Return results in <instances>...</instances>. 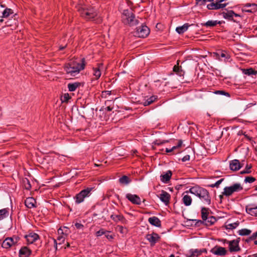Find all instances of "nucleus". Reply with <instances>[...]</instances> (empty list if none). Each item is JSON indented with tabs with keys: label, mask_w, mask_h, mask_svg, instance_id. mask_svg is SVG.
<instances>
[{
	"label": "nucleus",
	"mask_w": 257,
	"mask_h": 257,
	"mask_svg": "<svg viewBox=\"0 0 257 257\" xmlns=\"http://www.w3.org/2000/svg\"><path fill=\"white\" fill-rule=\"evenodd\" d=\"M84 59H82L80 62L72 61L66 64L65 66V71L66 73L70 76H75L79 74L80 71L84 69L85 67Z\"/></svg>",
	"instance_id": "1"
},
{
	"label": "nucleus",
	"mask_w": 257,
	"mask_h": 257,
	"mask_svg": "<svg viewBox=\"0 0 257 257\" xmlns=\"http://www.w3.org/2000/svg\"><path fill=\"white\" fill-rule=\"evenodd\" d=\"M189 192L200 198L203 201L207 204H210L211 201L209 193L205 189L199 186H194L191 187Z\"/></svg>",
	"instance_id": "2"
},
{
	"label": "nucleus",
	"mask_w": 257,
	"mask_h": 257,
	"mask_svg": "<svg viewBox=\"0 0 257 257\" xmlns=\"http://www.w3.org/2000/svg\"><path fill=\"white\" fill-rule=\"evenodd\" d=\"M82 17L87 20H90L94 19L97 15V11L91 7H83L78 9Z\"/></svg>",
	"instance_id": "3"
},
{
	"label": "nucleus",
	"mask_w": 257,
	"mask_h": 257,
	"mask_svg": "<svg viewBox=\"0 0 257 257\" xmlns=\"http://www.w3.org/2000/svg\"><path fill=\"white\" fill-rule=\"evenodd\" d=\"M122 19L123 22L130 26L136 25L139 21L135 18V16L131 11L125 10L122 14Z\"/></svg>",
	"instance_id": "4"
},
{
	"label": "nucleus",
	"mask_w": 257,
	"mask_h": 257,
	"mask_svg": "<svg viewBox=\"0 0 257 257\" xmlns=\"http://www.w3.org/2000/svg\"><path fill=\"white\" fill-rule=\"evenodd\" d=\"M242 190L243 187L241 184L236 183L230 186L225 187L223 189L222 194L224 196L228 197L232 195L234 193L240 192Z\"/></svg>",
	"instance_id": "5"
},
{
	"label": "nucleus",
	"mask_w": 257,
	"mask_h": 257,
	"mask_svg": "<svg viewBox=\"0 0 257 257\" xmlns=\"http://www.w3.org/2000/svg\"><path fill=\"white\" fill-rule=\"evenodd\" d=\"M92 189L90 188H87L77 194L74 197L76 203L79 204L83 202L85 198L90 195V192Z\"/></svg>",
	"instance_id": "6"
},
{
	"label": "nucleus",
	"mask_w": 257,
	"mask_h": 257,
	"mask_svg": "<svg viewBox=\"0 0 257 257\" xmlns=\"http://www.w3.org/2000/svg\"><path fill=\"white\" fill-rule=\"evenodd\" d=\"M150 33V29L146 25H142L137 28L136 30L134 32L135 36L145 38Z\"/></svg>",
	"instance_id": "7"
},
{
	"label": "nucleus",
	"mask_w": 257,
	"mask_h": 257,
	"mask_svg": "<svg viewBox=\"0 0 257 257\" xmlns=\"http://www.w3.org/2000/svg\"><path fill=\"white\" fill-rule=\"evenodd\" d=\"M20 238L17 236H13L12 237H8L3 242L2 246L4 248H9L11 246L15 245L19 241Z\"/></svg>",
	"instance_id": "8"
},
{
	"label": "nucleus",
	"mask_w": 257,
	"mask_h": 257,
	"mask_svg": "<svg viewBox=\"0 0 257 257\" xmlns=\"http://www.w3.org/2000/svg\"><path fill=\"white\" fill-rule=\"evenodd\" d=\"M219 0H216L215 2L214 1L209 4L207 5V8L209 10H218L219 9H223L225 8L227 4V3H221L219 2Z\"/></svg>",
	"instance_id": "9"
},
{
	"label": "nucleus",
	"mask_w": 257,
	"mask_h": 257,
	"mask_svg": "<svg viewBox=\"0 0 257 257\" xmlns=\"http://www.w3.org/2000/svg\"><path fill=\"white\" fill-rule=\"evenodd\" d=\"M25 237L27 240V243L29 244L33 243L39 238L38 234L33 232L25 235Z\"/></svg>",
	"instance_id": "10"
},
{
	"label": "nucleus",
	"mask_w": 257,
	"mask_h": 257,
	"mask_svg": "<svg viewBox=\"0 0 257 257\" xmlns=\"http://www.w3.org/2000/svg\"><path fill=\"white\" fill-rule=\"evenodd\" d=\"M126 198L134 204L139 205L141 203V198L137 195L127 194Z\"/></svg>",
	"instance_id": "11"
},
{
	"label": "nucleus",
	"mask_w": 257,
	"mask_h": 257,
	"mask_svg": "<svg viewBox=\"0 0 257 257\" xmlns=\"http://www.w3.org/2000/svg\"><path fill=\"white\" fill-rule=\"evenodd\" d=\"M211 252L217 255H224L227 253V250L224 247L221 246H215L211 250Z\"/></svg>",
	"instance_id": "12"
},
{
	"label": "nucleus",
	"mask_w": 257,
	"mask_h": 257,
	"mask_svg": "<svg viewBox=\"0 0 257 257\" xmlns=\"http://www.w3.org/2000/svg\"><path fill=\"white\" fill-rule=\"evenodd\" d=\"M239 241L237 240H233L229 241V248L231 252L238 251L240 248L238 245Z\"/></svg>",
	"instance_id": "13"
},
{
	"label": "nucleus",
	"mask_w": 257,
	"mask_h": 257,
	"mask_svg": "<svg viewBox=\"0 0 257 257\" xmlns=\"http://www.w3.org/2000/svg\"><path fill=\"white\" fill-rule=\"evenodd\" d=\"M160 199L164 202L166 205L169 204L170 200V195L164 190H162L159 196Z\"/></svg>",
	"instance_id": "14"
},
{
	"label": "nucleus",
	"mask_w": 257,
	"mask_h": 257,
	"mask_svg": "<svg viewBox=\"0 0 257 257\" xmlns=\"http://www.w3.org/2000/svg\"><path fill=\"white\" fill-rule=\"evenodd\" d=\"M257 10V5L247 4L242 9V11L247 13H253Z\"/></svg>",
	"instance_id": "15"
},
{
	"label": "nucleus",
	"mask_w": 257,
	"mask_h": 257,
	"mask_svg": "<svg viewBox=\"0 0 257 257\" xmlns=\"http://www.w3.org/2000/svg\"><path fill=\"white\" fill-rule=\"evenodd\" d=\"M110 218L115 222H121L123 224H126L127 220L121 214H112Z\"/></svg>",
	"instance_id": "16"
},
{
	"label": "nucleus",
	"mask_w": 257,
	"mask_h": 257,
	"mask_svg": "<svg viewBox=\"0 0 257 257\" xmlns=\"http://www.w3.org/2000/svg\"><path fill=\"white\" fill-rule=\"evenodd\" d=\"M17 14H15L13 10L11 9L6 8L2 12V18H16Z\"/></svg>",
	"instance_id": "17"
},
{
	"label": "nucleus",
	"mask_w": 257,
	"mask_h": 257,
	"mask_svg": "<svg viewBox=\"0 0 257 257\" xmlns=\"http://www.w3.org/2000/svg\"><path fill=\"white\" fill-rule=\"evenodd\" d=\"M230 169L234 171L238 170L242 166L238 160H233L230 162Z\"/></svg>",
	"instance_id": "18"
},
{
	"label": "nucleus",
	"mask_w": 257,
	"mask_h": 257,
	"mask_svg": "<svg viewBox=\"0 0 257 257\" xmlns=\"http://www.w3.org/2000/svg\"><path fill=\"white\" fill-rule=\"evenodd\" d=\"M25 205L29 208H32L36 207V201L33 197L27 198L25 201Z\"/></svg>",
	"instance_id": "19"
},
{
	"label": "nucleus",
	"mask_w": 257,
	"mask_h": 257,
	"mask_svg": "<svg viewBox=\"0 0 257 257\" xmlns=\"http://www.w3.org/2000/svg\"><path fill=\"white\" fill-rule=\"evenodd\" d=\"M146 238L152 244H154L158 240L159 237L157 233H153L147 234Z\"/></svg>",
	"instance_id": "20"
},
{
	"label": "nucleus",
	"mask_w": 257,
	"mask_h": 257,
	"mask_svg": "<svg viewBox=\"0 0 257 257\" xmlns=\"http://www.w3.org/2000/svg\"><path fill=\"white\" fill-rule=\"evenodd\" d=\"M31 253V251L26 246L21 248L19 250L20 257H29Z\"/></svg>",
	"instance_id": "21"
},
{
	"label": "nucleus",
	"mask_w": 257,
	"mask_h": 257,
	"mask_svg": "<svg viewBox=\"0 0 257 257\" xmlns=\"http://www.w3.org/2000/svg\"><path fill=\"white\" fill-rule=\"evenodd\" d=\"M6 26L8 27H12V29H15L18 25V21L16 19V18H14L11 19H9L7 22H6Z\"/></svg>",
	"instance_id": "22"
},
{
	"label": "nucleus",
	"mask_w": 257,
	"mask_h": 257,
	"mask_svg": "<svg viewBox=\"0 0 257 257\" xmlns=\"http://www.w3.org/2000/svg\"><path fill=\"white\" fill-rule=\"evenodd\" d=\"M148 221L151 224L157 227H160L161 225V221L156 216L150 217L148 219Z\"/></svg>",
	"instance_id": "23"
},
{
	"label": "nucleus",
	"mask_w": 257,
	"mask_h": 257,
	"mask_svg": "<svg viewBox=\"0 0 257 257\" xmlns=\"http://www.w3.org/2000/svg\"><path fill=\"white\" fill-rule=\"evenodd\" d=\"M234 12L232 11H228L227 12H223L221 15L223 18L228 20V21H233V17L234 16Z\"/></svg>",
	"instance_id": "24"
},
{
	"label": "nucleus",
	"mask_w": 257,
	"mask_h": 257,
	"mask_svg": "<svg viewBox=\"0 0 257 257\" xmlns=\"http://www.w3.org/2000/svg\"><path fill=\"white\" fill-rule=\"evenodd\" d=\"M172 175V172L170 170L168 171L165 174L161 176V180L165 183H167L170 180Z\"/></svg>",
	"instance_id": "25"
},
{
	"label": "nucleus",
	"mask_w": 257,
	"mask_h": 257,
	"mask_svg": "<svg viewBox=\"0 0 257 257\" xmlns=\"http://www.w3.org/2000/svg\"><path fill=\"white\" fill-rule=\"evenodd\" d=\"M102 67V64H99L98 67L93 68V75L95 77L96 79H98L101 76V69Z\"/></svg>",
	"instance_id": "26"
},
{
	"label": "nucleus",
	"mask_w": 257,
	"mask_h": 257,
	"mask_svg": "<svg viewBox=\"0 0 257 257\" xmlns=\"http://www.w3.org/2000/svg\"><path fill=\"white\" fill-rule=\"evenodd\" d=\"M189 26L190 25L186 23L182 26L177 27L176 31L179 34H181L186 32L188 30Z\"/></svg>",
	"instance_id": "27"
},
{
	"label": "nucleus",
	"mask_w": 257,
	"mask_h": 257,
	"mask_svg": "<svg viewBox=\"0 0 257 257\" xmlns=\"http://www.w3.org/2000/svg\"><path fill=\"white\" fill-rule=\"evenodd\" d=\"M9 209L4 208L0 210V220H3L9 216Z\"/></svg>",
	"instance_id": "28"
},
{
	"label": "nucleus",
	"mask_w": 257,
	"mask_h": 257,
	"mask_svg": "<svg viewBox=\"0 0 257 257\" xmlns=\"http://www.w3.org/2000/svg\"><path fill=\"white\" fill-rule=\"evenodd\" d=\"M208 214V209L203 207L201 209V217L203 221L200 220L199 222H203L205 220H207Z\"/></svg>",
	"instance_id": "29"
},
{
	"label": "nucleus",
	"mask_w": 257,
	"mask_h": 257,
	"mask_svg": "<svg viewBox=\"0 0 257 257\" xmlns=\"http://www.w3.org/2000/svg\"><path fill=\"white\" fill-rule=\"evenodd\" d=\"M192 198L188 195H184L182 198V201L185 206H189L192 203Z\"/></svg>",
	"instance_id": "30"
},
{
	"label": "nucleus",
	"mask_w": 257,
	"mask_h": 257,
	"mask_svg": "<svg viewBox=\"0 0 257 257\" xmlns=\"http://www.w3.org/2000/svg\"><path fill=\"white\" fill-rule=\"evenodd\" d=\"M246 211L247 213L252 215L257 216V206L250 208H246Z\"/></svg>",
	"instance_id": "31"
},
{
	"label": "nucleus",
	"mask_w": 257,
	"mask_h": 257,
	"mask_svg": "<svg viewBox=\"0 0 257 257\" xmlns=\"http://www.w3.org/2000/svg\"><path fill=\"white\" fill-rule=\"evenodd\" d=\"M80 83L75 82L73 83H69L68 84V88L70 91H75L77 88L80 86Z\"/></svg>",
	"instance_id": "32"
},
{
	"label": "nucleus",
	"mask_w": 257,
	"mask_h": 257,
	"mask_svg": "<svg viewBox=\"0 0 257 257\" xmlns=\"http://www.w3.org/2000/svg\"><path fill=\"white\" fill-rule=\"evenodd\" d=\"M69 233V230L68 227L64 226L63 227H60L58 230V233L59 235H67Z\"/></svg>",
	"instance_id": "33"
},
{
	"label": "nucleus",
	"mask_w": 257,
	"mask_h": 257,
	"mask_svg": "<svg viewBox=\"0 0 257 257\" xmlns=\"http://www.w3.org/2000/svg\"><path fill=\"white\" fill-rule=\"evenodd\" d=\"M216 221L215 218L212 216L207 217V220H205L203 223L206 225H211Z\"/></svg>",
	"instance_id": "34"
},
{
	"label": "nucleus",
	"mask_w": 257,
	"mask_h": 257,
	"mask_svg": "<svg viewBox=\"0 0 257 257\" xmlns=\"http://www.w3.org/2000/svg\"><path fill=\"white\" fill-rule=\"evenodd\" d=\"M242 72L243 74L247 75H256L257 73V72L252 68L242 69Z\"/></svg>",
	"instance_id": "35"
},
{
	"label": "nucleus",
	"mask_w": 257,
	"mask_h": 257,
	"mask_svg": "<svg viewBox=\"0 0 257 257\" xmlns=\"http://www.w3.org/2000/svg\"><path fill=\"white\" fill-rule=\"evenodd\" d=\"M157 99V97L156 96H152L150 97V98H148L147 99H146L144 102L143 104L144 106H147L151 103H152L153 102L155 101V100Z\"/></svg>",
	"instance_id": "36"
},
{
	"label": "nucleus",
	"mask_w": 257,
	"mask_h": 257,
	"mask_svg": "<svg viewBox=\"0 0 257 257\" xmlns=\"http://www.w3.org/2000/svg\"><path fill=\"white\" fill-rule=\"evenodd\" d=\"M182 144H183V142H182V140H179L178 141V144H177V146L173 147L171 149H168V148H167L166 149V152L167 153L172 152L173 151H174L175 150H176V149L181 147L182 146Z\"/></svg>",
	"instance_id": "37"
},
{
	"label": "nucleus",
	"mask_w": 257,
	"mask_h": 257,
	"mask_svg": "<svg viewBox=\"0 0 257 257\" xmlns=\"http://www.w3.org/2000/svg\"><path fill=\"white\" fill-rule=\"evenodd\" d=\"M251 232V231L249 229L244 228L239 230L238 231V234L240 235H249Z\"/></svg>",
	"instance_id": "38"
},
{
	"label": "nucleus",
	"mask_w": 257,
	"mask_h": 257,
	"mask_svg": "<svg viewBox=\"0 0 257 257\" xmlns=\"http://www.w3.org/2000/svg\"><path fill=\"white\" fill-rule=\"evenodd\" d=\"M119 181L120 184L127 185L130 183V180L127 176H123L122 177L119 178Z\"/></svg>",
	"instance_id": "39"
},
{
	"label": "nucleus",
	"mask_w": 257,
	"mask_h": 257,
	"mask_svg": "<svg viewBox=\"0 0 257 257\" xmlns=\"http://www.w3.org/2000/svg\"><path fill=\"white\" fill-rule=\"evenodd\" d=\"M219 23H218L217 22V21H207V22H206L205 23H204V24H201V25L202 26H205L207 27H213V26H216L217 24H218Z\"/></svg>",
	"instance_id": "40"
},
{
	"label": "nucleus",
	"mask_w": 257,
	"mask_h": 257,
	"mask_svg": "<svg viewBox=\"0 0 257 257\" xmlns=\"http://www.w3.org/2000/svg\"><path fill=\"white\" fill-rule=\"evenodd\" d=\"M239 225V222L236 221L232 223H228L226 225V229H233L235 228Z\"/></svg>",
	"instance_id": "41"
},
{
	"label": "nucleus",
	"mask_w": 257,
	"mask_h": 257,
	"mask_svg": "<svg viewBox=\"0 0 257 257\" xmlns=\"http://www.w3.org/2000/svg\"><path fill=\"white\" fill-rule=\"evenodd\" d=\"M179 62H177V65H175L173 67V71L176 72L178 75L181 76L183 75L182 70L181 69L180 67L178 66Z\"/></svg>",
	"instance_id": "42"
},
{
	"label": "nucleus",
	"mask_w": 257,
	"mask_h": 257,
	"mask_svg": "<svg viewBox=\"0 0 257 257\" xmlns=\"http://www.w3.org/2000/svg\"><path fill=\"white\" fill-rule=\"evenodd\" d=\"M24 188L27 190H30L31 188V185L30 181L26 178L23 181Z\"/></svg>",
	"instance_id": "43"
},
{
	"label": "nucleus",
	"mask_w": 257,
	"mask_h": 257,
	"mask_svg": "<svg viewBox=\"0 0 257 257\" xmlns=\"http://www.w3.org/2000/svg\"><path fill=\"white\" fill-rule=\"evenodd\" d=\"M251 167V165L247 164L245 169L240 172V174H244L250 173L251 172L250 169Z\"/></svg>",
	"instance_id": "44"
},
{
	"label": "nucleus",
	"mask_w": 257,
	"mask_h": 257,
	"mask_svg": "<svg viewBox=\"0 0 257 257\" xmlns=\"http://www.w3.org/2000/svg\"><path fill=\"white\" fill-rule=\"evenodd\" d=\"M202 253V251L201 250L199 249H195L191 251V255L193 256L197 257L198 255H200Z\"/></svg>",
	"instance_id": "45"
},
{
	"label": "nucleus",
	"mask_w": 257,
	"mask_h": 257,
	"mask_svg": "<svg viewBox=\"0 0 257 257\" xmlns=\"http://www.w3.org/2000/svg\"><path fill=\"white\" fill-rule=\"evenodd\" d=\"M116 229L121 234H125L126 233V228H124L121 225H117L116 227Z\"/></svg>",
	"instance_id": "46"
},
{
	"label": "nucleus",
	"mask_w": 257,
	"mask_h": 257,
	"mask_svg": "<svg viewBox=\"0 0 257 257\" xmlns=\"http://www.w3.org/2000/svg\"><path fill=\"white\" fill-rule=\"evenodd\" d=\"M106 233H109V232L108 231L104 230L103 229H101L96 232V235L97 236H100L103 234L105 235Z\"/></svg>",
	"instance_id": "47"
},
{
	"label": "nucleus",
	"mask_w": 257,
	"mask_h": 257,
	"mask_svg": "<svg viewBox=\"0 0 257 257\" xmlns=\"http://www.w3.org/2000/svg\"><path fill=\"white\" fill-rule=\"evenodd\" d=\"M214 93L216 94H221V95H225L227 97H229L230 96V94L228 93V92H226L224 91H222V90H217V91H216L214 92Z\"/></svg>",
	"instance_id": "48"
},
{
	"label": "nucleus",
	"mask_w": 257,
	"mask_h": 257,
	"mask_svg": "<svg viewBox=\"0 0 257 257\" xmlns=\"http://www.w3.org/2000/svg\"><path fill=\"white\" fill-rule=\"evenodd\" d=\"M255 180V179L253 177H246L244 181L246 183H251L253 182Z\"/></svg>",
	"instance_id": "49"
},
{
	"label": "nucleus",
	"mask_w": 257,
	"mask_h": 257,
	"mask_svg": "<svg viewBox=\"0 0 257 257\" xmlns=\"http://www.w3.org/2000/svg\"><path fill=\"white\" fill-rule=\"evenodd\" d=\"M70 98L68 93H65L62 98V102H67Z\"/></svg>",
	"instance_id": "50"
},
{
	"label": "nucleus",
	"mask_w": 257,
	"mask_h": 257,
	"mask_svg": "<svg viewBox=\"0 0 257 257\" xmlns=\"http://www.w3.org/2000/svg\"><path fill=\"white\" fill-rule=\"evenodd\" d=\"M57 240L59 241V244H61L62 243L64 242L65 240V237L62 235H59V236L57 237Z\"/></svg>",
	"instance_id": "51"
},
{
	"label": "nucleus",
	"mask_w": 257,
	"mask_h": 257,
	"mask_svg": "<svg viewBox=\"0 0 257 257\" xmlns=\"http://www.w3.org/2000/svg\"><path fill=\"white\" fill-rule=\"evenodd\" d=\"M220 57L221 58H225L227 59L229 58V56L224 52H221Z\"/></svg>",
	"instance_id": "52"
},
{
	"label": "nucleus",
	"mask_w": 257,
	"mask_h": 257,
	"mask_svg": "<svg viewBox=\"0 0 257 257\" xmlns=\"http://www.w3.org/2000/svg\"><path fill=\"white\" fill-rule=\"evenodd\" d=\"M224 180V179H221L219 180H218L215 183V187L218 188L219 186V185L222 182V181Z\"/></svg>",
	"instance_id": "53"
},
{
	"label": "nucleus",
	"mask_w": 257,
	"mask_h": 257,
	"mask_svg": "<svg viewBox=\"0 0 257 257\" xmlns=\"http://www.w3.org/2000/svg\"><path fill=\"white\" fill-rule=\"evenodd\" d=\"M190 160V156L187 155L185 156L182 159L183 162H186Z\"/></svg>",
	"instance_id": "54"
},
{
	"label": "nucleus",
	"mask_w": 257,
	"mask_h": 257,
	"mask_svg": "<svg viewBox=\"0 0 257 257\" xmlns=\"http://www.w3.org/2000/svg\"><path fill=\"white\" fill-rule=\"evenodd\" d=\"M161 84V83L160 80H157L154 82V85L156 87H159Z\"/></svg>",
	"instance_id": "55"
},
{
	"label": "nucleus",
	"mask_w": 257,
	"mask_h": 257,
	"mask_svg": "<svg viewBox=\"0 0 257 257\" xmlns=\"http://www.w3.org/2000/svg\"><path fill=\"white\" fill-rule=\"evenodd\" d=\"M105 237L109 240H111L113 238V236L109 234V233H106L105 234Z\"/></svg>",
	"instance_id": "56"
},
{
	"label": "nucleus",
	"mask_w": 257,
	"mask_h": 257,
	"mask_svg": "<svg viewBox=\"0 0 257 257\" xmlns=\"http://www.w3.org/2000/svg\"><path fill=\"white\" fill-rule=\"evenodd\" d=\"M75 226L78 229H81L83 227V225L82 224L79 223H76L75 224Z\"/></svg>",
	"instance_id": "57"
},
{
	"label": "nucleus",
	"mask_w": 257,
	"mask_h": 257,
	"mask_svg": "<svg viewBox=\"0 0 257 257\" xmlns=\"http://www.w3.org/2000/svg\"><path fill=\"white\" fill-rule=\"evenodd\" d=\"M257 237V231L252 234V235L250 236L251 239H255Z\"/></svg>",
	"instance_id": "58"
},
{
	"label": "nucleus",
	"mask_w": 257,
	"mask_h": 257,
	"mask_svg": "<svg viewBox=\"0 0 257 257\" xmlns=\"http://www.w3.org/2000/svg\"><path fill=\"white\" fill-rule=\"evenodd\" d=\"M253 240H254V239H251L250 238V236L249 237H248V238H247L245 240V241L247 242H249L250 241Z\"/></svg>",
	"instance_id": "59"
},
{
	"label": "nucleus",
	"mask_w": 257,
	"mask_h": 257,
	"mask_svg": "<svg viewBox=\"0 0 257 257\" xmlns=\"http://www.w3.org/2000/svg\"><path fill=\"white\" fill-rule=\"evenodd\" d=\"M108 111H110L112 110V108L110 106H107L106 108Z\"/></svg>",
	"instance_id": "60"
},
{
	"label": "nucleus",
	"mask_w": 257,
	"mask_h": 257,
	"mask_svg": "<svg viewBox=\"0 0 257 257\" xmlns=\"http://www.w3.org/2000/svg\"><path fill=\"white\" fill-rule=\"evenodd\" d=\"M208 186H209V187H211V188L215 187V183H214V184H212L209 185H208Z\"/></svg>",
	"instance_id": "61"
},
{
	"label": "nucleus",
	"mask_w": 257,
	"mask_h": 257,
	"mask_svg": "<svg viewBox=\"0 0 257 257\" xmlns=\"http://www.w3.org/2000/svg\"><path fill=\"white\" fill-rule=\"evenodd\" d=\"M54 243H55V248L57 249V243L56 240H55V239L54 240Z\"/></svg>",
	"instance_id": "62"
},
{
	"label": "nucleus",
	"mask_w": 257,
	"mask_h": 257,
	"mask_svg": "<svg viewBox=\"0 0 257 257\" xmlns=\"http://www.w3.org/2000/svg\"><path fill=\"white\" fill-rule=\"evenodd\" d=\"M66 47V45H65V46H60V47H59V49H60V50H63V49H64Z\"/></svg>",
	"instance_id": "63"
},
{
	"label": "nucleus",
	"mask_w": 257,
	"mask_h": 257,
	"mask_svg": "<svg viewBox=\"0 0 257 257\" xmlns=\"http://www.w3.org/2000/svg\"><path fill=\"white\" fill-rule=\"evenodd\" d=\"M251 256V257H257V253L253 254Z\"/></svg>",
	"instance_id": "64"
}]
</instances>
